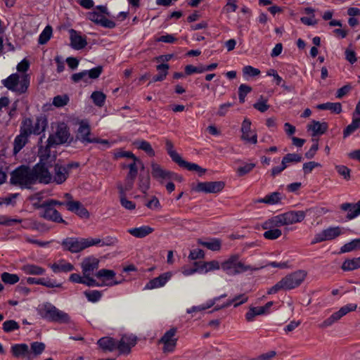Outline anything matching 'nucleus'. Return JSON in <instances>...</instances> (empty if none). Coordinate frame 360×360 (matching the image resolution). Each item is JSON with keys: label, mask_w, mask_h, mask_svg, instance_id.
I'll return each instance as SVG.
<instances>
[{"label": "nucleus", "mask_w": 360, "mask_h": 360, "mask_svg": "<svg viewBox=\"0 0 360 360\" xmlns=\"http://www.w3.org/2000/svg\"><path fill=\"white\" fill-rule=\"evenodd\" d=\"M96 276L103 279L102 283L115 282L114 281L115 272L112 270L102 269L96 274Z\"/></svg>", "instance_id": "41"}, {"label": "nucleus", "mask_w": 360, "mask_h": 360, "mask_svg": "<svg viewBox=\"0 0 360 360\" xmlns=\"http://www.w3.org/2000/svg\"><path fill=\"white\" fill-rule=\"evenodd\" d=\"M139 188L143 193H146V191L150 188V178L148 176L139 177Z\"/></svg>", "instance_id": "63"}, {"label": "nucleus", "mask_w": 360, "mask_h": 360, "mask_svg": "<svg viewBox=\"0 0 360 360\" xmlns=\"http://www.w3.org/2000/svg\"><path fill=\"white\" fill-rule=\"evenodd\" d=\"M154 231V229L149 226H141L140 227L131 228L128 230V233L131 236L141 238H144Z\"/></svg>", "instance_id": "35"}, {"label": "nucleus", "mask_w": 360, "mask_h": 360, "mask_svg": "<svg viewBox=\"0 0 360 360\" xmlns=\"http://www.w3.org/2000/svg\"><path fill=\"white\" fill-rule=\"evenodd\" d=\"M252 91L251 86L242 84L238 88V98L241 103H243L245 101V97Z\"/></svg>", "instance_id": "58"}, {"label": "nucleus", "mask_w": 360, "mask_h": 360, "mask_svg": "<svg viewBox=\"0 0 360 360\" xmlns=\"http://www.w3.org/2000/svg\"><path fill=\"white\" fill-rule=\"evenodd\" d=\"M176 328H172L166 331L159 340V344H162L163 353H172L175 350L178 338L176 336Z\"/></svg>", "instance_id": "13"}, {"label": "nucleus", "mask_w": 360, "mask_h": 360, "mask_svg": "<svg viewBox=\"0 0 360 360\" xmlns=\"http://www.w3.org/2000/svg\"><path fill=\"white\" fill-rule=\"evenodd\" d=\"M220 268L228 275L235 276L248 271H256L259 267H253L245 264L236 255H231L227 259L220 264Z\"/></svg>", "instance_id": "5"}, {"label": "nucleus", "mask_w": 360, "mask_h": 360, "mask_svg": "<svg viewBox=\"0 0 360 360\" xmlns=\"http://www.w3.org/2000/svg\"><path fill=\"white\" fill-rule=\"evenodd\" d=\"M84 294L88 301L93 303L98 302L102 297V292L97 290H86Z\"/></svg>", "instance_id": "55"}, {"label": "nucleus", "mask_w": 360, "mask_h": 360, "mask_svg": "<svg viewBox=\"0 0 360 360\" xmlns=\"http://www.w3.org/2000/svg\"><path fill=\"white\" fill-rule=\"evenodd\" d=\"M20 328L18 323L14 320L6 321L3 323V330L6 333H11Z\"/></svg>", "instance_id": "60"}, {"label": "nucleus", "mask_w": 360, "mask_h": 360, "mask_svg": "<svg viewBox=\"0 0 360 360\" xmlns=\"http://www.w3.org/2000/svg\"><path fill=\"white\" fill-rule=\"evenodd\" d=\"M302 156L296 153H288L282 159V165L287 167L288 164L290 162H300L302 161Z\"/></svg>", "instance_id": "56"}, {"label": "nucleus", "mask_w": 360, "mask_h": 360, "mask_svg": "<svg viewBox=\"0 0 360 360\" xmlns=\"http://www.w3.org/2000/svg\"><path fill=\"white\" fill-rule=\"evenodd\" d=\"M335 169L337 172L346 180L350 179V169L345 165H336Z\"/></svg>", "instance_id": "64"}, {"label": "nucleus", "mask_w": 360, "mask_h": 360, "mask_svg": "<svg viewBox=\"0 0 360 360\" xmlns=\"http://www.w3.org/2000/svg\"><path fill=\"white\" fill-rule=\"evenodd\" d=\"M243 73L245 77H255L260 74V70L252 66L247 65L243 68Z\"/></svg>", "instance_id": "62"}, {"label": "nucleus", "mask_w": 360, "mask_h": 360, "mask_svg": "<svg viewBox=\"0 0 360 360\" xmlns=\"http://www.w3.org/2000/svg\"><path fill=\"white\" fill-rule=\"evenodd\" d=\"M76 139L85 145L91 143H101L102 144L108 145V141L101 140L91 136L90 126L89 123L84 120L79 122V126L76 134Z\"/></svg>", "instance_id": "9"}, {"label": "nucleus", "mask_w": 360, "mask_h": 360, "mask_svg": "<svg viewBox=\"0 0 360 360\" xmlns=\"http://www.w3.org/2000/svg\"><path fill=\"white\" fill-rule=\"evenodd\" d=\"M46 122L44 119L37 118L35 122L31 119L27 118L22 122L20 128L28 136L30 134H40L45 130Z\"/></svg>", "instance_id": "12"}, {"label": "nucleus", "mask_w": 360, "mask_h": 360, "mask_svg": "<svg viewBox=\"0 0 360 360\" xmlns=\"http://www.w3.org/2000/svg\"><path fill=\"white\" fill-rule=\"evenodd\" d=\"M248 300V296L245 294H240L239 295L236 296L233 299L227 300L225 303L221 305H217L215 307V310H219L221 309L227 308L231 305H233L234 307H237L240 304L245 303Z\"/></svg>", "instance_id": "33"}, {"label": "nucleus", "mask_w": 360, "mask_h": 360, "mask_svg": "<svg viewBox=\"0 0 360 360\" xmlns=\"http://www.w3.org/2000/svg\"><path fill=\"white\" fill-rule=\"evenodd\" d=\"M2 84L8 89L22 94L27 91L30 85V77L27 75H19L17 73L11 75L6 79L2 80Z\"/></svg>", "instance_id": "6"}, {"label": "nucleus", "mask_w": 360, "mask_h": 360, "mask_svg": "<svg viewBox=\"0 0 360 360\" xmlns=\"http://www.w3.org/2000/svg\"><path fill=\"white\" fill-rule=\"evenodd\" d=\"M120 193V204L121 205L127 210H132L136 208V204L133 201L129 200L125 197V190L124 188L122 186L119 187Z\"/></svg>", "instance_id": "47"}, {"label": "nucleus", "mask_w": 360, "mask_h": 360, "mask_svg": "<svg viewBox=\"0 0 360 360\" xmlns=\"http://www.w3.org/2000/svg\"><path fill=\"white\" fill-rule=\"evenodd\" d=\"M198 243L200 245L206 247L207 249L212 251H219L221 246V240L217 238H210L207 240L198 239Z\"/></svg>", "instance_id": "40"}, {"label": "nucleus", "mask_w": 360, "mask_h": 360, "mask_svg": "<svg viewBox=\"0 0 360 360\" xmlns=\"http://www.w3.org/2000/svg\"><path fill=\"white\" fill-rule=\"evenodd\" d=\"M360 268V256L351 259H346L342 265L344 271H352Z\"/></svg>", "instance_id": "46"}, {"label": "nucleus", "mask_w": 360, "mask_h": 360, "mask_svg": "<svg viewBox=\"0 0 360 360\" xmlns=\"http://www.w3.org/2000/svg\"><path fill=\"white\" fill-rule=\"evenodd\" d=\"M12 355L17 359L33 360L29 346L25 343L14 344L11 347Z\"/></svg>", "instance_id": "21"}, {"label": "nucleus", "mask_w": 360, "mask_h": 360, "mask_svg": "<svg viewBox=\"0 0 360 360\" xmlns=\"http://www.w3.org/2000/svg\"><path fill=\"white\" fill-rule=\"evenodd\" d=\"M305 217L304 211H290L273 217L276 225L285 226L302 221Z\"/></svg>", "instance_id": "8"}, {"label": "nucleus", "mask_w": 360, "mask_h": 360, "mask_svg": "<svg viewBox=\"0 0 360 360\" xmlns=\"http://www.w3.org/2000/svg\"><path fill=\"white\" fill-rule=\"evenodd\" d=\"M218 300H219V297H214V298L207 301L205 304H201L199 306L192 307L191 308L188 309L186 311L188 314H191L193 312L204 311V310L210 309V307L214 306Z\"/></svg>", "instance_id": "44"}, {"label": "nucleus", "mask_w": 360, "mask_h": 360, "mask_svg": "<svg viewBox=\"0 0 360 360\" xmlns=\"http://www.w3.org/2000/svg\"><path fill=\"white\" fill-rule=\"evenodd\" d=\"M91 98L96 105L102 107L105 104L106 96L103 92L96 91L92 93Z\"/></svg>", "instance_id": "51"}, {"label": "nucleus", "mask_w": 360, "mask_h": 360, "mask_svg": "<svg viewBox=\"0 0 360 360\" xmlns=\"http://www.w3.org/2000/svg\"><path fill=\"white\" fill-rule=\"evenodd\" d=\"M51 146H49L47 142V145L45 147H40L39 149V162L38 164H40L44 168L48 169V166L53 161V157H51L50 154V147Z\"/></svg>", "instance_id": "29"}, {"label": "nucleus", "mask_w": 360, "mask_h": 360, "mask_svg": "<svg viewBox=\"0 0 360 360\" xmlns=\"http://www.w3.org/2000/svg\"><path fill=\"white\" fill-rule=\"evenodd\" d=\"M265 314L261 307H250L245 314V319L248 321H253L256 316Z\"/></svg>", "instance_id": "52"}, {"label": "nucleus", "mask_w": 360, "mask_h": 360, "mask_svg": "<svg viewBox=\"0 0 360 360\" xmlns=\"http://www.w3.org/2000/svg\"><path fill=\"white\" fill-rule=\"evenodd\" d=\"M99 260L95 257L91 256L83 259L81 267L84 276L91 277V273L98 268Z\"/></svg>", "instance_id": "26"}, {"label": "nucleus", "mask_w": 360, "mask_h": 360, "mask_svg": "<svg viewBox=\"0 0 360 360\" xmlns=\"http://www.w3.org/2000/svg\"><path fill=\"white\" fill-rule=\"evenodd\" d=\"M340 209L347 212V218L348 219H353L360 215V200L356 203H343L340 205Z\"/></svg>", "instance_id": "31"}, {"label": "nucleus", "mask_w": 360, "mask_h": 360, "mask_svg": "<svg viewBox=\"0 0 360 360\" xmlns=\"http://www.w3.org/2000/svg\"><path fill=\"white\" fill-rule=\"evenodd\" d=\"M253 107L261 112H264L269 108L266 100H264L262 96L253 105Z\"/></svg>", "instance_id": "61"}, {"label": "nucleus", "mask_w": 360, "mask_h": 360, "mask_svg": "<svg viewBox=\"0 0 360 360\" xmlns=\"http://www.w3.org/2000/svg\"><path fill=\"white\" fill-rule=\"evenodd\" d=\"M70 39L71 46L75 50L82 49L87 44L86 37L72 29L70 30Z\"/></svg>", "instance_id": "27"}, {"label": "nucleus", "mask_w": 360, "mask_h": 360, "mask_svg": "<svg viewBox=\"0 0 360 360\" xmlns=\"http://www.w3.org/2000/svg\"><path fill=\"white\" fill-rule=\"evenodd\" d=\"M105 245L107 243H103L98 238H67L62 242L64 249L73 253L79 252L91 246H103Z\"/></svg>", "instance_id": "3"}, {"label": "nucleus", "mask_w": 360, "mask_h": 360, "mask_svg": "<svg viewBox=\"0 0 360 360\" xmlns=\"http://www.w3.org/2000/svg\"><path fill=\"white\" fill-rule=\"evenodd\" d=\"M27 283L30 285H41L47 288H63L61 283H58L55 280L44 278L28 277Z\"/></svg>", "instance_id": "30"}, {"label": "nucleus", "mask_w": 360, "mask_h": 360, "mask_svg": "<svg viewBox=\"0 0 360 360\" xmlns=\"http://www.w3.org/2000/svg\"><path fill=\"white\" fill-rule=\"evenodd\" d=\"M11 183L14 185L27 187L37 181L42 184H49L51 176L47 168L37 164L33 168L20 166L11 174Z\"/></svg>", "instance_id": "1"}, {"label": "nucleus", "mask_w": 360, "mask_h": 360, "mask_svg": "<svg viewBox=\"0 0 360 360\" xmlns=\"http://www.w3.org/2000/svg\"><path fill=\"white\" fill-rule=\"evenodd\" d=\"M70 281L75 283H82L89 287L92 286H112L120 283V282H112L109 283H98L92 277H88L78 274H72L69 277Z\"/></svg>", "instance_id": "17"}, {"label": "nucleus", "mask_w": 360, "mask_h": 360, "mask_svg": "<svg viewBox=\"0 0 360 360\" xmlns=\"http://www.w3.org/2000/svg\"><path fill=\"white\" fill-rule=\"evenodd\" d=\"M307 272L304 270H298L286 275L274 285L270 288L267 293L276 294L280 290H290L299 287L304 281Z\"/></svg>", "instance_id": "2"}, {"label": "nucleus", "mask_w": 360, "mask_h": 360, "mask_svg": "<svg viewBox=\"0 0 360 360\" xmlns=\"http://www.w3.org/2000/svg\"><path fill=\"white\" fill-rule=\"evenodd\" d=\"M70 139V132L67 125L60 123L58 125L56 131L51 134L47 140L49 146L60 145L68 142Z\"/></svg>", "instance_id": "14"}, {"label": "nucleus", "mask_w": 360, "mask_h": 360, "mask_svg": "<svg viewBox=\"0 0 360 360\" xmlns=\"http://www.w3.org/2000/svg\"><path fill=\"white\" fill-rule=\"evenodd\" d=\"M52 32V27L49 25L46 26L39 37V44H45L51 39Z\"/></svg>", "instance_id": "54"}, {"label": "nucleus", "mask_w": 360, "mask_h": 360, "mask_svg": "<svg viewBox=\"0 0 360 360\" xmlns=\"http://www.w3.org/2000/svg\"><path fill=\"white\" fill-rule=\"evenodd\" d=\"M39 314L46 320L60 323L70 322V316L65 311L60 310L50 302H45L39 306Z\"/></svg>", "instance_id": "4"}, {"label": "nucleus", "mask_w": 360, "mask_h": 360, "mask_svg": "<svg viewBox=\"0 0 360 360\" xmlns=\"http://www.w3.org/2000/svg\"><path fill=\"white\" fill-rule=\"evenodd\" d=\"M172 276L171 272L164 273L158 277L149 281L145 285L143 290H153L163 287L170 280Z\"/></svg>", "instance_id": "24"}, {"label": "nucleus", "mask_w": 360, "mask_h": 360, "mask_svg": "<svg viewBox=\"0 0 360 360\" xmlns=\"http://www.w3.org/2000/svg\"><path fill=\"white\" fill-rule=\"evenodd\" d=\"M137 342L136 336L133 334H124L117 340V349L121 354H129L131 347L135 346Z\"/></svg>", "instance_id": "19"}, {"label": "nucleus", "mask_w": 360, "mask_h": 360, "mask_svg": "<svg viewBox=\"0 0 360 360\" xmlns=\"http://www.w3.org/2000/svg\"><path fill=\"white\" fill-rule=\"evenodd\" d=\"M282 195L279 192H273L266 195L263 198H259L255 200V202H262L268 205H276L281 202Z\"/></svg>", "instance_id": "39"}, {"label": "nucleus", "mask_w": 360, "mask_h": 360, "mask_svg": "<svg viewBox=\"0 0 360 360\" xmlns=\"http://www.w3.org/2000/svg\"><path fill=\"white\" fill-rule=\"evenodd\" d=\"M21 270L27 275L41 276L46 273L45 269L34 264H24Z\"/></svg>", "instance_id": "37"}, {"label": "nucleus", "mask_w": 360, "mask_h": 360, "mask_svg": "<svg viewBox=\"0 0 360 360\" xmlns=\"http://www.w3.org/2000/svg\"><path fill=\"white\" fill-rule=\"evenodd\" d=\"M356 309V304H347L342 307L338 311L332 314L328 319L320 323L319 327L320 328H326L338 321L342 317L347 314L349 312L354 311Z\"/></svg>", "instance_id": "10"}, {"label": "nucleus", "mask_w": 360, "mask_h": 360, "mask_svg": "<svg viewBox=\"0 0 360 360\" xmlns=\"http://www.w3.org/2000/svg\"><path fill=\"white\" fill-rule=\"evenodd\" d=\"M71 168L70 165L67 166L56 165L54 167V174L51 176V182H55L58 184L63 183L69 175V170Z\"/></svg>", "instance_id": "23"}, {"label": "nucleus", "mask_w": 360, "mask_h": 360, "mask_svg": "<svg viewBox=\"0 0 360 360\" xmlns=\"http://www.w3.org/2000/svg\"><path fill=\"white\" fill-rule=\"evenodd\" d=\"M224 187L223 181H206L198 183L196 191L206 193H216L220 192Z\"/></svg>", "instance_id": "22"}, {"label": "nucleus", "mask_w": 360, "mask_h": 360, "mask_svg": "<svg viewBox=\"0 0 360 360\" xmlns=\"http://www.w3.org/2000/svg\"><path fill=\"white\" fill-rule=\"evenodd\" d=\"M28 135L20 128V134L14 140L13 152L17 154L26 144L28 140Z\"/></svg>", "instance_id": "38"}, {"label": "nucleus", "mask_w": 360, "mask_h": 360, "mask_svg": "<svg viewBox=\"0 0 360 360\" xmlns=\"http://www.w3.org/2000/svg\"><path fill=\"white\" fill-rule=\"evenodd\" d=\"M70 101L68 95H58L53 98V105L57 108H62L66 105Z\"/></svg>", "instance_id": "57"}, {"label": "nucleus", "mask_w": 360, "mask_h": 360, "mask_svg": "<svg viewBox=\"0 0 360 360\" xmlns=\"http://www.w3.org/2000/svg\"><path fill=\"white\" fill-rule=\"evenodd\" d=\"M255 163H245L243 165L239 167L236 169V173L239 176H243L251 172L255 168Z\"/></svg>", "instance_id": "59"}, {"label": "nucleus", "mask_w": 360, "mask_h": 360, "mask_svg": "<svg viewBox=\"0 0 360 360\" xmlns=\"http://www.w3.org/2000/svg\"><path fill=\"white\" fill-rule=\"evenodd\" d=\"M242 131V139L248 142L252 143L253 144L257 143V137L255 134H252L251 132V121L245 118L241 127Z\"/></svg>", "instance_id": "28"}, {"label": "nucleus", "mask_w": 360, "mask_h": 360, "mask_svg": "<svg viewBox=\"0 0 360 360\" xmlns=\"http://www.w3.org/2000/svg\"><path fill=\"white\" fill-rule=\"evenodd\" d=\"M139 167H141V169L144 168L142 161L139 159H135V161H132L128 165L124 166V167L129 168V170L126 176L125 191H129L132 188L134 180L138 174Z\"/></svg>", "instance_id": "16"}, {"label": "nucleus", "mask_w": 360, "mask_h": 360, "mask_svg": "<svg viewBox=\"0 0 360 360\" xmlns=\"http://www.w3.org/2000/svg\"><path fill=\"white\" fill-rule=\"evenodd\" d=\"M195 265L198 266V272L202 274H207L220 269V263L217 260L195 262Z\"/></svg>", "instance_id": "32"}, {"label": "nucleus", "mask_w": 360, "mask_h": 360, "mask_svg": "<svg viewBox=\"0 0 360 360\" xmlns=\"http://www.w3.org/2000/svg\"><path fill=\"white\" fill-rule=\"evenodd\" d=\"M151 174L153 179L163 184L165 181L181 179L176 174L163 169L159 164L151 162Z\"/></svg>", "instance_id": "11"}, {"label": "nucleus", "mask_w": 360, "mask_h": 360, "mask_svg": "<svg viewBox=\"0 0 360 360\" xmlns=\"http://www.w3.org/2000/svg\"><path fill=\"white\" fill-rule=\"evenodd\" d=\"M40 207L41 208L40 215L43 218L57 223L67 224L62 218L61 214L55 208L44 202H43Z\"/></svg>", "instance_id": "18"}, {"label": "nucleus", "mask_w": 360, "mask_h": 360, "mask_svg": "<svg viewBox=\"0 0 360 360\" xmlns=\"http://www.w3.org/2000/svg\"><path fill=\"white\" fill-rule=\"evenodd\" d=\"M137 148L144 150L150 157L155 156V153L149 142L146 141H137L135 142Z\"/></svg>", "instance_id": "50"}, {"label": "nucleus", "mask_w": 360, "mask_h": 360, "mask_svg": "<svg viewBox=\"0 0 360 360\" xmlns=\"http://www.w3.org/2000/svg\"><path fill=\"white\" fill-rule=\"evenodd\" d=\"M281 226V225H276L273 223V217L264 221L262 228L266 231L263 233L264 237L268 240L278 238L282 234V231L278 229Z\"/></svg>", "instance_id": "20"}, {"label": "nucleus", "mask_w": 360, "mask_h": 360, "mask_svg": "<svg viewBox=\"0 0 360 360\" xmlns=\"http://www.w3.org/2000/svg\"><path fill=\"white\" fill-rule=\"evenodd\" d=\"M169 68L168 64H160L157 65V70L160 72L158 75L153 77L150 83L163 81L168 74Z\"/></svg>", "instance_id": "45"}, {"label": "nucleus", "mask_w": 360, "mask_h": 360, "mask_svg": "<svg viewBox=\"0 0 360 360\" xmlns=\"http://www.w3.org/2000/svg\"><path fill=\"white\" fill-rule=\"evenodd\" d=\"M360 127V118H353L352 122L343 130V137L345 139L352 134Z\"/></svg>", "instance_id": "48"}, {"label": "nucleus", "mask_w": 360, "mask_h": 360, "mask_svg": "<svg viewBox=\"0 0 360 360\" xmlns=\"http://www.w3.org/2000/svg\"><path fill=\"white\" fill-rule=\"evenodd\" d=\"M166 149L172 160L178 164L180 167H184L189 171H195L200 173L201 174L205 172L206 169L202 168L198 165L188 162L182 159L181 155L174 149V146L171 141H167Z\"/></svg>", "instance_id": "7"}, {"label": "nucleus", "mask_w": 360, "mask_h": 360, "mask_svg": "<svg viewBox=\"0 0 360 360\" xmlns=\"http://www.w3.org/2000/svg\"><path fill=\"white\" fill-rule=\"evenodd\" d=\"M46 345L44 343L41 342H33L30 344V350L31 354L33 355V359L34 357L40 355L45 350Z\"/></svg>", "instance_id": "49"}, {"label": "nucleus", "mask_w": 360, "mask_h": 360, "mask_svg": "<svg viewBox=\"0 0 360 360\" xmlns=\"http://www.w3.org/2000/svg\"><path fill=\"white\" fill-rule=\"evenodd\" d=\"M342 233V229L340 226L328 227L316 233L311 241V244L335 239Z\"/></svg>", "instance_id": "15"}, {"label": "nucleus", "mask_w": 360, "mask_h": 360, "mask_svg": "<svg viewBox=\"0 0 360 360\" xmlns=\"http://www.w3.org/2000/svg\"><path fill=\"white\" fill-rule=\"evenodd\" d=\"M308 130H311L313 131L312 136H316L317 134H324L327 129L328 124L326 122H319L318 121H313L311 124H309Z\"/></svg>", "instance_id": "42"}, {"label": "nucleus", "mask_w": 360, "mask_h": 360, "mask_svg": "<svg viewBox=\"0 0 360 360\" xmlns=\"http://www.w3.org/2000/svg\"><path fill=\"white\" fill-rule=\"evenodd\" d=\"M98 345L105 351H114L117 349V340L110 337H103L98 340Z\"/></svg>", "instance_id": "36"}, {"label": "nucleus", "mask_w": 360, "mask_h": 360, "mask_svg": "<svg viewBox=\"0 0 360 360\" xmlns=\"http://www.w3.org/2000/svg\"><path fill=\"white\" fill-rule=\"evenodd\" d=\"M68 211L75 213L78 217L82 219H89L90 217L89 211L78 200L74 202H68L65 203Z\"/></svg>", "instance_id": "25"}, {"label": "nucleus", "mask_w": 360, "mask_h": 360, "mask_svg": "<svg viewBox=\"0 0 360 360\" xmlns=\"http://www.w3.org/2000/svg\"><path fill=\"white\" fill-rule=\"evenodd\" d=\"M1 278L4 283L10 285H13L18 283L20 280V278L17 274H10L8 272H4L1 274Z\"/></svg>", "instance_id": "53"}, {"label": "nucleus", "mask_w": 360, "mask_h": 360, "mask_svg": "<svg viewBox=\"0 0 360 360\" xmlns=\"http://www.w3.org/2000/svg\"><path fill=\"white\" fill-rule=\"evenodd\" d=\"M49 266L55 274L69 272L74 269L73 265L64 259H60L58 262L50 264Z\"/></svg>", "instance_id": "34"}, {"label": "nucleus", "mask_w": 360, "mask_h": 360, "mask_svg": "<svg viewBox=\"0 0 360 360\" xmlns=\"http://www.w3.org/2000/svg\"><path fill=\"white\" fill-rule=\"evenodd\" d=\"M319 110H328L333 113L340 114L342 112V105L340 103H325L317 105Z\"/></svg>", "instance_id": "43"}]
</instances>
